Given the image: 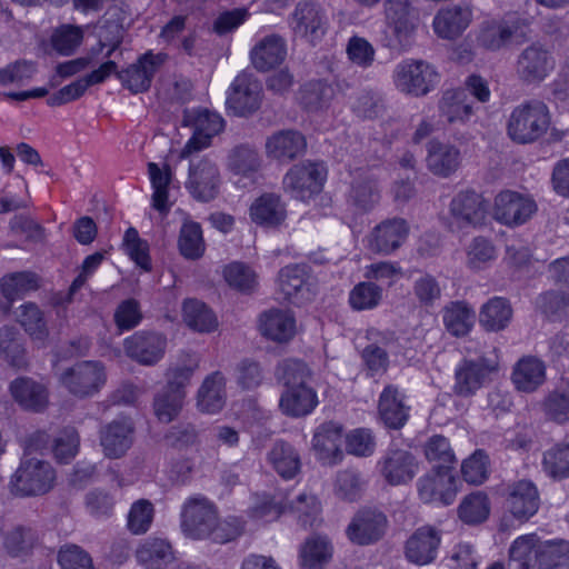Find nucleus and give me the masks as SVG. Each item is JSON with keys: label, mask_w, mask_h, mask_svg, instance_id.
<instances>
[{"label": "nucleus", "mask_w": 569, "mask_h": 569, "mask_svg": "<svg viewBox=\"0 0 569 569\" xmlns=\"http://www.w3.org/2000/svg\"><path fill=\"white\" fill-rule=\"evenodd\" d=\"M180 519L181 531L187 538L219 545L237 539L244 529V521L239 517L220 519L217 506L203 496L187 499Z\"/></svg>", "instance_id": "nucleus-1"}, {"label": "nucleus", "mask_w": 569, "mask_h": 569, "mask_svg": "<svg viewBox=\"0 0 569 569\" xmlns=\"http://www.w3.org/2000/svg\"><path fill=\"white\" fill-rule=\"evenodd\" d=\"M278 379L284 390L279 400L281 411L289 417H305L318 405L317 393L310 386L311 371L296 359L283 360L278 367Z\"/></svg>", "instance_id": "nucleus-2"}, {"label": "nucleus", "mask_w": 569, "mask_h": 569, "mask_svg": "<svg viewBox=\"0 0 569 569\" xmlns=\"http://www.w3.org/2000/svg\"><path fill=\"white\" fill-rule=\"evenodd\" d=\"M550 121L547 104L539 100H530L511 111L507 122V133L517 143H532L547 132Z\"/></svg>", "instance_id": "nucleus-3"}, {"label": "nucleus", "mask_w": 569, "mask_h": 569, "mask_svg": "<svg viewBox=\"0 0 569 569\" xmlns=\"http://www.w3.org/2000/svg\"><path fill=\"white\" fill-rule=\"evenodd\" d=\"M54 480V469L48 461L23 458L11 476L9 488L18 497L42 496L53 488Z\"/></svg>", "instance_id": "nucleus-4"}, {"label": "nucleus", "mask_w": 569, "mask_h": 569, "mask_svg": "<svg viewBox=\"0 0 569 569\" xmlns=\"http://www.w3.org/2000/svg\"><path fill=\"white\" fill-rule=\"evenodd\" d=\"M392 80L400 92L423 97L435 88L439 74L431 64L423 60L406 59L395 67Z\"/></svg>", "instance_id": "nucleus-5"}, {"label": "nucleus", "mask_w": 569, "mask_h": 569, "mask_svg": "<svg viewBox=\"0 0 569 569\" xmlns=\"http://www.w3.org/2000/svg\"><path fill=\"white\" fill-rule=\"evenodd\" d=\"M182 124L193 130L180 153V158H188L211 144V139L223 130L224 120L214 111L192 109L184 110Z\"/></svg>", "instance_id": "nucleus-6"}, {"label": "nucleus", "mask_w": 569, "mask_h": 569, "mask_svg": "<svg viewBox=\"0 0 569 569\" xmlns=\"http://www.w3.org/2000/svg\"><path fill=\"white\" fill-rule=\"evenodd\" d=\"M385 16L393 38L388 43L391 49L407 50L418 27V13L409 0H386Z\"/></svg>", "instance_id": "nucleus-7"}, {"label": "nucleus", "mask_w": 569, "mask_h": 569, "mask_svg": "<svg viewBox=\"0 0 569 569\" xmlns=\"http://www.w3.org/2000/svg\"><path fill=\"white\" fill-rule=\"evenodd\" d=\"M293 36L316 44L326 34L328 17L320 3L311 0L299 1L288 19Z\"/></svg>", "instance_id": "nucleus-8"}, {"label": "nucleus", "mask_w": 569, "mask_h": 569, "mask_svg": "<svg viewBox=\"0 0 569 569\" xmlns=\"http://www.w3.org/2000/svg\"><path fill=\"white\" fill-rule=\"evenodd\" d=\"M167 60V53L147 52L137 63L131 64L126 70H119L118 64L109 60V76L116 74L123 87L128 88L133 93L144 92L150 88L154 74Z\"/></svg>", "instance_id": "nucleus-9"}, {"label": "nucleus", "mask_w": 569, "mask_h": 569, "mask_svg": "<svg viewBox=\"0 0 569 569\" xmlns=\"http://www.w3.org/2000/svg\"><path fill=\"white\" fill-rule=\"evenodd\" d=\"M555 67L556 59L551 49L540 42H533L519 53L516 73L523 83L535 84L543 81Z\"/></svg>", "instance_id": "nucleus-10"}, {"label": "nucleus", "mask_w": 569, "mask_h": 569, "mask_svg": "<svg viewBox=\"0 0 569 569\" xmlns=\"http://www.w3.org/2000/svg\"><path fill=\"white\" fill-rule=\"evenodd\" d=\"M278 293L281 299L295 306L311 301L316 295L310 269L306 264H289L278 273Z\"/></svg>", "instance_id": "nucleus-11"}, {"label": "nucleus", "mask_w": 569, "mask_h": 569, "mask_svg": "<svg viewBox=\"0 0 569 569\" xmlns=\"http://www.w3.org/2000/svg\"><path fill=\"white\" fill-rule=\"evenodd\" d=\"M221 176L218 164L208 157L191 159L186 188L198 201L209 202L220 191Z\"/></svg>", "instance_id": "nucleus-12"}, {"label": "nucleus", "mask_w": 569, "mask_h": 569, "mask_svg": "<svg viewBox=\"0 0 569 569\" xmlns=\"http://www.w3.org/2000/svg\"><path fill=\"white\" fill-rule=\"evenodd\" d=\"M326 169L321 163L302 162L293 166L283 178V188L293 198L307 201L322 189Z\"/></svg>", "instance_id": "nucleus-13"}, {"label": "nucleus", "mask_w": 569, "mask_h": 569, "mask_svg": "<svg viewBox=\"0 0 569 569\" xmlns=\"http://www.w3.org/2000/svg\"><path fill=\"white\" fill-rule=\"evenodd\" d=\"M497 370L498 362L495 359L480 357L475 360H462L455 371L453 392L462 398L472 397Z\"/></svg>", "instance_id": "nucleus-14"}, {"label": "nucleus", "mask_w": 569, "mask_h": 569, "mask_svg": "<svg viewBox=\"0 0 569 569\" xmlns=\"http://www.w3.org/2000/svg\"><path fill=\"white\" fill-rule=\"evenodd\" d=\"M168 340L163 333L141 330L123 340V350L128 358L141 366H154L163 357Z\"/></svg>", "instance_id": "nucleus-15"}, {"label": "nucleus", "mask_w": 569, "mask_h": 569, "mask_svg": "<svg viewBox=\"0 0 569 569\" xmlns=\"http://www.w3.org/2000/svg\"><path fill=\"white\" fill-rule=\"evenodd\" d=\"M61 383L77 397L96 393L104 382V366L99 361H80L60 377Z\"/></svg>", "instance_id": "nucleus-16"}, {"label": "nucleus", "mask_w": 569, "mask_h": 569, "mask_svg": "<svg viewBox=\"0 0 569 569\" xmlns=\"http://www.w3.org/2000/svg\"><path fill=\"white\" fill-rule=\"evenodd\" d=\"M417 490L421 501L426 503L440 502L449 506L457 495V479L449 469H431L419 478Z\"/></svg>", "instance_id": "nucleus-17"}, {"label": "nucleus", "mask_w": 569, "mask_h": 569, "mask_svg": "<svg viewBox=\"0 0 569 569\" xmlns=\"http://www.w3.org/2000/svg\"><path fill=\"white\" fill-rule=\"evenodd\" d=\"M388 526L383 512L375 509L359 510L346 529V535L356 545L367 546L379 541Z\"/></svg>", "instance_id": "nucleus-18"}, {"label": "nucleus", "mask_w": 569, "mask_h": 569, "mask_svg": "<svg viewBox=\"0 0 569 569\" xmlns=\"http://www.w3.org/2000/svg\"><path fill=\"white\" fill-rule=\"evenodd\" d=\"M449 212L458 227L476 228L485 223L488 202L473 190L460 191L452 198Z\"/></svg>", "instance_id": "nucleus-19"}, {"label": "nucleus", "mask_w": 569, "mask_h": 569, "mask_svg": "<svg viewBox=\"0 0 569 569\" xmlns=\"http://www.w3.org/2000/svg\"><path fill=\"white\" fill-rule=\"evenodd\" d=\"M441 543V531L431 526H422L413 531L405 545V556L418 566L432 563Z\"/></svg>", "instance_id": "nucleus-20"}, {"label": "nucleus", "mask_w": 569, "mask_h": 569, "mask_svg": "<svg viewBox=\"0 0 569 569\" xmlns=\"http://www.w3.org/2000/svg\"><path fill=\"white\" fill-rule=\"evenodd\" d=\"M381 477L390 486L410 482L417 471L418 461L415 456L402 449L389 450L378 462Z\"/></svg>", "instance_id": "nucleus-21"}, {"label": "nucleus", "mask_w": 569, "mask_h": 569, "mask_svg": "<svg viewBox=\"0 0 569 569\" xmlns=\"http://www.w3.org/2000/svg\"><path fill=\"white\" fill-rule=\"evenodd\" d=\"M536 211V203L515 191H502L495 199L493 217L506 226L525 223Z\"/></svg>", "instance_id": "nucleus-22"}, {"label": "nucleus", "mask_w": 569, "mask_h": 569, "mask_svg": "<svg viewBox=\"0 0 569 569\" xmlns=\"http://www.w3.org/2000/svg\"><path fill=\"white\" fill-rule=\"evenodd\" d=\"M261 102V87L247 73H240L233 80L227 98V104L237 116H247L257 111Z\"/></svg>", "instance_id": "nucleus-23"}, {"label": "nucleus", "mask_w": 569, "mask_h": 569, "mask_svg": "<svg viewBox=\"0 0 569 569\" xmlns=\"http://www.w3.org/2000/svg\"><path fill=\"white\" fill-rule=\"evenodd\" d=\"M408 233L409 226L405 219H386L371 231L369 248L377 253L390 254L402 246Z\"/></svg>", "instance_id": "nucleus-24"}, {"label": "nucleus", "mask_w": 569, "mask_h": 569, "mask_svg": "<svg viewBox=\"0 0 569 569\" xmlns=\"http://www.w3.org/2000/svg\"><path fill=\"white\" fill-rule=\"evenodd\" d=\"M508 510L520 523L528 521L537 513L540 497L536 485L529 480H519L509 487L507 498Z\"/></svg>", "instance_id": "nucleus-25"}, {"label": "nucleus", "mask_w": 569, "mask_h": 569, "mask_svg": "<svg viewBox=\"0 0 569 569\" xmlns=\"http://www.w3.org/2000/svg\"><path fill=\"white\" fill-rule=\"evenodd\" d=\"M342 427L332 421L320 425L312 438V450L317 459L323 465L333 466L342 460L340 448Z\"/></svg>", "instance_id": "nucleus-26"}, {"label": "nucleus", "mask_w": 569, "mask_h": 569, "mask_svg": "<svg viewBox=\"0 0 569 569\" xmlns=\"http://www.w3.org/2000/svg\"><path fill=\"white\" fill-rule=\"evenodd\" d=\"M462 156L453 144L431 140L427 144L426 166L436 177L448 178L460 167Z\"/></svg>", "instance_id": "nucleus-27"}, {"label": "nucleus", "mask_w": 569, "mask_h": 569, "mask_svg": "<svg viewBox=\"0 0 569 569\" xmlns=\"http://www.w3.org/2000/svg\"><path fill=\"white\" fill-rule=\"evenodd\" d=\"M472 21V11L468 6H448L435 16L432 27L435 33L447 40L459 38Z\"/></svg>", "instance_id": "nucleus-28"}, {"label": "nucleus", "mask_w": 569, "mask_h": 569, "mask_svg": "<svg viewBox=\"0 0 569 569\" xmlns=\"http://www.w3.org/2000/svg\"><path fill=\"white\" fill-rule=\"evenodd\" d=\"M307 149L306 137L298 130H279L266 141L268 157L289 162L302 156Z\"/></svg>", "instance_id": "nucleus-29"}, {"label": "nucleus", "mask_w": 569, "mask_h": 569, "mask_svg": "<svg viewBox=\"0 0 569 569\" xmlns=\"http://www.w3.org/2000/svg\"><path fill=\"white\" fill-rule=\"evenodd\" d=\"M9 391L14 401L29 411L41 412L49 403L46 386L29 377H19L11 381Z\"/></svg>", "instance_id": "nucleus-30"}, {"label": "nucleus", "mask_w": 569, "mask_h": 569, "mask_svg": "<svg viewBox=\"0 0 569 569\" xmlns=\"http://www.w3.org/2000/svg\"><path fill=\"white\" fill-rule=\"evenodd\" d=\"M286 56V40L276 33L262 38L250 51L252 66L261 72L269 71L281 64Z\"/></svg>", "instance_id": "nucleus-31"}, {"label": "nucleus", "mask_w": 569, "mask_h": 569, "mask_svg": "<svg viewBox=\"0 0 569 569\" xmlns=\"http://www.w3.org/2000/svg\"><path fill=\"white\" fill-rule=\"evenodd\" d=\"M259 330L272 341L288 342L296 333V319L288 310L270 309L260 316Z\"/></svg>", "instance_id": "nucleus-32"}, {"label": "nucleus", "mask_w": 569, "mask_h": 569, "mask_svg": "<svg viewBox=\"0 0 569 569\" xmlns=\"http://www.w3.org/2000/svg\"><path fill=\"white\" fill-rule=\"evenodd\" d=\"M226 377L221 371L208 375L197 392V407L201 412L216 413L226 405Z\"/></svg>", "instance_id": "nucleus-33"}, {"label": "nucleus", "mask_w": 569, "mask_h": 569, "mask_svg": "<svg viewBox=\"0 0 569 569\" xmlns=\"http://www.w3.org/2000/svg\"><path fill=\"white\" fill-rule=\"evenodd\" d=\"M136 558L146 569H164L174 559V553L167 539L153 537L138 547Z\"/></svg>", "instance_id": "nucleus-34"}, {"label": "nucleus", "mask_w": 569, "mask_h": 569, "mask_svg": "<svg viewBox=\"0 0 569 569\" xmlns=\"http://www.w3.org/2000/svg\"><path fill=\"white\" fill-rule=\"evenodd\" d=\"M200 358L194 352H182L174 362H171L166 370V388L180 391L187 396V387L199 368Z\"/></svg>", "instance_id": "nucleus-35"}, {"label": "nucleus", "mask_w": 569, "mask_h": 569, "mask_svg": "<svg viewBox=\"0 0 569 569\" xmlns=\"http://www.w3.org/2000/svg\"><path fill=\"white\" fill-rule=\"evenodd\" d=\"M261 162V157L253 146L241 143L229 150L226 167L234 176L252 178L259 171Z\"/></svg>", "instance_id": "nucleus-36"}, {"label": "nucleus", "mask_w": 569, "mask_h": 569, "mask_svg": "<svg viewBox=\"0 0 569 569\" xmlns=\"http://www.w3.org/2000/svg\"><path fill=\"white\" fill-rule=\"evenodd\" d=\"M438 107L440 117L445 118L448 123H465L473 114L472 104L463 89L446 90Z\"/></svg>", "instance_id": "nucleus-37"}, {"label": "nucleus", "mask_w": 569, "mask_h": 569, "mask_svg": "<svg viewBox=\"0 0 569 569\" xmlns=\"http://www.w3.org/2000/svg\"><path fill=\"white\" fill-rule=\"evenodd\" d=\"M511 379L519 391L533 392L545 382L546 367L537 358H522L513 367Z\"/></svg>", "instance_id": "nucleus-38"}, {"label": "nucleus", "mask_w": 569, "mask_h": 569, "mask_svg": "<svg viewBox=\"0 0 569 569\" xmlns=\"http://www.w3.org/2000/svg\"><path fill=\"white\" fill-rule=\"evenodd\" d=\"M379 415L388 428L400 429L408 420V408L405 406L398 389L387 386L379 399Z\"/></svg>", "instance_id": "nucleus-39"}, {"label": "nucleus", "mask_w": 569, "mask_h": 569, "mask_svg": "<svg viewBox=\"0 0 569 569\" xmlns=\"http://www.w3.org/2000/svg\"><path fill=\"white\" fill-rule=\"evenodd\" d=\"M510 302L502 297H493L480 309L479 323L486 331L498 332L508 327L512 319Z\"/></svg>", "instance_id": "nucleus-40"}, {"label": "nucleus", "mask_w": 569, "mask_h": 569, "mask_svg": "<svg viewBox=\"0 0 569 569\" xmlns=\"http://www.w3.org/2000/svg\"><path fill=\"white\" fill-rule=\"evenodd\" d=\"M332 557V546L327 538L313 536L308 538L299 549L301 569H323Z\"/></svg>", "instance_id": "nucleus-41"}, {"label": "nucleus", "mask_w": 569, "mask_h": 569, "mask_svg": "<svg viewBox=\"0 0 569 569\" xmlns=\"http://www.w3.org/2000/svg\"><path fill=\"white\" fill-rule=\"evenodd\" d=\"M250 216L258 224L274 227L284 220L286 208L279 196L264 193L251 204Z\"/></svg>", "instance_id": "nucleus-42"}, {"label": "nucleus", "mask_w": 569, "mask_h": 569, "mask_svg": "<svg viewBox=\"0 0 569 569\" xmlns=\"http://www.w3.org/2000/svg\"><path fill=\"white\" fill-rule=\"evenodd\" d=\"M442 319L449 333L463 337L473 326L475 311L463 301H452L443 308Z\"/></svg>", "instance_id": "nucleus-43"}, {"label": "nucleus", "mask_w": 569, "mask_h": 569, "mask_svg": "<svg viewBox=\"0 0 569 569\" xmlns=\"http://www.w3.org/2000/svg\"><path fill=\"white\" fill-rule=\"evenodd\" d=\"M134 439V425L130 417L120 416L109 423V459L126 455Z\"/></svg>", "instance_id": "nucleus-44"}, {"label": "nucleus", "mask_w": 569, "mask_h": 569, "mask_svg": "<svg viewBox=\"0 0 569 569\" xmlns=\"http://www.w3.org/2000/svg\"><path fill=\"white\" fill-rule=\"evenodd\" d=\"M268 461L279 476L293 478L300 470L301 460L297 450L286 441H277L268 453Z\"/></svg>", "instance_id": "nucleus-45"}, {"label": "nucleus", "mask_w": 569, "mask_h": 569, "mask_svg": "<svg viewBox=\"0 0 569 569\" xmlns=\"http://www.w3.org/2000/svg\"><path fill=\"white\" fill-rule=\"evenodd\" d=\"M0 355L11 367L27 368V353L17 328L4 326L0 329Z\"/></svg>", "instance_id": "nucleus-46"}, {"label": "nucleus", "mask_w": 569, "mask_h": 569, "mask_svg": "<svg viewBox=\"0 0 569 569\" xmlns=\"http://www.w3.org/2000/svg\"><path fill=\"white\" fill-rule=\"evenodd\" d=\"M541 543L535 533L518 537L509 548L508 569H535L532 558Z\"/></svg>", "instance_id": "nucleus-47"}, {"label": "nucleus", "mask_w": 569, "mask_h": 569, "mask_svg": "<svg viewBox=\"0 0 569 569\" xmlns=\"http://www.w3.org/2000/svg\"><path fill=\"white\" fill-rule=\"evenodd\" d=\"M17 321L32 340L43 342L49 336L44 315L34 302H26L18 308Z\"/></svg>", "instance_id": "nucleus-48"}, {"label": "nucleus", "mask_w": 569, "mask_h": 569, "mask_svg": "<svg viewBox=\"0 0 569 569\" xmlns=\"http://www.w3.org/2000/svg\"><path fill=\"white\" fill-rule=\"evenodd\" d=\"M183 320L189 328L198 332H211L217 329L218 320L212 310L197 299L183 302Z\"/></svg>", "instance_id": "nucleus-49"}, {"label": "nucleus", "mask_w": 569, "mask_h": 569, "mask_svg": "<svg viewBox=\"0 0 569 569\" xmlns=\"http://www.w3.org/2000/svg\"><path fill=\"white\" fill-rule=\"evenodd\" d=\"M36 542L34 532L24 526H14L2 533V547L6 553L12 558L29 556Z\"/></svg>", "instance_id": "nucleus-50"}, {"label": "nucleus", "mask_w": 569, "mask_h": 569, "mask_svg": "<svg viewBox=\"0 0 569 569\" xmlns=\"http://www.w3.org/2000/svg\"><path fill=\"white\" fill-rule=\"evenodd\" d=\"M40 287L39 277L31 271L14 272L1 279L0 288L3 297L12 302Z\"/></svg>", "instance_id": "nucleus-51"}, {"label": "nucleus", "mask_w": 569, "mask_h": 569, "mask_svg": "<svg viewBox=\"0 0 569 569\" xmlns=\"http://www.w3.org/2000/svg\"><path fill=\"white\" fill-rule=\"evenodd\" d=\"M538 569H569V541H547L537 549Z\"/></svg>", "instance_id": "nucleus-52"}, {"label": "nucleus", "mask_w": 569, "mask_h": 569, "mask_svg": "<svg viewBox=\"0 0 569 569\" xmlns=\"http://www.w3.org/2000/svg\"><path fill=\"white\" fill-rule=\"evenodd\" d=\"M490 513V502L486 493L477 491L466 496L458 507V517L466 525H479Z\"/></svg>", "instance_id": "nucleus-53"}, {"label": "nucleus", "mask_w": 569, "mask_h": 569, "mask_svg": "<svg viewBox=\"0 0 569 569\" xmlns=\"http://www.w3.org/2000/svg\"><path fill=\"white\" fill-rule=\"evenodd\" d=\"M186 396L180 391L163 388L153 398V411L159 421L169 423L174 420L184 405Z\"/></svg>", "instance_id": "nucleus-54"}, {"label": "nucleus", "mask_w": 569, "mask_h": 569, "mask_svg": "<svg viewBox=\"0 0 569 569\" xmlns=\"http://www.w3.org/2000/svg\"><path fill=\"white\" fill-rule=\"evenodd\" d=\"M365 490L361 473L355 469H343L337 472L333 481L336 497L343 501L355 502L360 499Z\"/></svg>", "instance_id": "nucleus-55"}, {"label": "nucleus", "mask_w": 569, "mask_h": 569, "mask_svg": "<svg viewBox=\"0 0 569 569\" xmlns=\"http://www.w3.org/2000/svg\"><path fill=\"white\" fill-rule=\"evenodd\" d=\"M377 181L370 177L356 179L351 184L349 201L361 211L371 210L379 201Z\"/></svg>", "instance_id": "nucleus-56"}, {"label": "nucleus", "mask_w": 569, "mask_h": 569, "mask_svg": "<svg viewBox=\"0 0 569 569\" xmlns=\"http://www.w3.org/2000/svg\"><path fill=\"white\" fill-rule=\"evenodd\" d=\"M204 241L202 230L197 222H186L182 224L179 236V250L181 254L190 260L199 259L204 253Z\"/></svg>", "instance_id": "nucleus-57"}, {"label": "nucleus", "mask_w": 569, "mask_h": 569, "mask_svg": "<svg viewBox=\"0 0 569 569\" xmlns=\"http://www.w3.org/2000/svg\"><path fill=\"white\" fill-rule=\"evenodd\" d=\"M425 456L429 462L435 463L432 469L452 470L456 462V457L448 439L440 435L432 436L426 442Z\"/></svg>", "instance_id": "nucleus-58"}, {"label": "nucleus", "mask_w": 569, "mask_h": 569, "mask_svg": "<svg viewBox=\"0 0 569 569\" xmlns=\"http://www.w3.org/2000/svg\"><path fill=\"white\" fill-rule=\"evenodd\" d=\"M517 31L516 23H489L481 29L478 41L483 48L496 51L506 46Z\"/></svg>", "instance_id": "nucleus-59"}, {"label": "nucleus", "mask_w": 569, "mask_h": 569, "mask_svg": "<svg viewBox=\"0 0 569 569\" xmlns=\"http://www.w3.org/2000/svg\"><path fill=\"white\" fill-rule=\"evenodd\" d=\"M542 466L553 479L569 477V443H558L543 453Z\"/></svg>", "instance_id": "nucleus-60"}, {"label": "nucleus", "mask_w": 569, "mask_h": 569, "mask_svg": "<svg viewBox=\"0 0 569 569\" xmlns=\"http://www.w3.org/2000/svg\"><path fill=\"white\" fill-rule=\"evenodd\" d=\"M290 510L297 515L299 523L305 527H313L319 520L321 505L318 498L309 492H302L290 502Z\"/></svg>", "instance_id": "nucleus-61"}, {"label": "nucleus", "mask_w": 569, "mask_h": 569, "mask_svg": "<svg viewBox=\"0 0 569 569\" xmlns=\"http://www.w3.org/2000/svg\"><path fill=\"white\" fill-rule=\"evenodd\" d=\"M382 299V289L371 281H363L353 287L349 295V303L355 310L376 308Z\"/></svg>", "instance_id": "nucleus-62"}, {"label": "nucleus", "mask_w": 569, "mask_h": 569, "mask_svg": "<svg viewBox=\"0 0 569 569\" xmlns=\"http://www.w3.org/2000/svg\"><path fill=\"white\" fill-rule=\"evenodd\" d=\"M153 517V505L147 499H140L130 508L127 527L133 535H143L150 529Z\"/></svg>", "instance_id": "nucleus-63"}, {"label": "nucleus", "mask_w": 569, "mask_h": 569, "mask_svg": "<svg viewBox=\"0 0 569 569\" xmlns=\"http://www.w3.org/2000/svg\"><path fill=\"white\" fill-rule=\"evenodd\" d=\"M57 558L61 569H94L91 556L78 545H63Z\"/></svg>", "instance_id": "nucleus-64"}]
</instances>
